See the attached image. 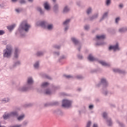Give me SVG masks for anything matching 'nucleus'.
<instances>
[{
	"label": "nucleus",
	"instance_id": "9",
	"mask_svg": "<svg viewBox=\"0 0 127 127\" xmlns=\"http://www.w3.org/2000/svg\"><path fill=\"white\" fill-rule=\"evenodd\" d=\"M20 65H21L20 61H17L11 65L10 69L11 70H13V69H15L17 66H20Z\"/></svg>",
	"mask_w": 127,
	"mask_h": 127
},
{
	"label": "nucleus",
	"instance_id": "29",
	"mask_svg": "<svg viewBox=\"0 0 127 127\" xmlns=\"http://www.w3.org/2000/svg\"><path fill=\"white\" fill-rule=\"evenodd\" d=\"M36 55L38 57H40V56H43V55H44V53L43 51H39L37 52Z\"/></svg>",
	"mask_w": 127,
	"mask_h": 127
},
{
	"label": "nucleus",
	"instance_id": "43",
	"mask_svg": "<svg viewBox=\"0 0 127 127\" xmlns=\"http://www.w3.org/2000/svg\"><path fill=\"white\" fill-rule=\"evenodd\" d=\"M52 88L53 90H59V89H60V86L53 85Z\"/></svg>",
	"mask_w": 127,
	"mask_h": 127
},
{
	"label": "nucleus",
	"instance_id": "11",
	"mask_svg": "<svg viewBox=\"0 0 127 127\" xmlns=\"http://www.w3.org/2000/svg\"><path fill=\"white\" fill-rule=\"evenodd\" d=\"M39 24L40 26H41L43 28H46L48 24V22L47 21H42L39 22Z\"/></svg>",
	"mask_w": 127,
	"mask_h": 127
},
{
	"label": "nucleus",
	"instance_id": "59",
	"mask_svg": "<svg viewBox=\"0 0 127 127\" xmlns=\"http://www.w3.org/2000/svg\"><path fill=\"white\" fill-rule=\"evenodd\" d=\"M65 56L63 55L62 57H60V59H59V61H60V60H62V59H65Z\"/></svg>",
	"mask_w": 127,
	"mask_h": 127
},
{
	"label": "nucleus",
	"instance_id": "44",
	"mask_svg": "<svg viewBox=\"0 0 127 127\" xmlns=\"http://www.w3.org/2000/svg\"><path fill=\"white\" fill-rule=\"evenodd\" d=\"M54 48H55L56 49H60L61 48V45H55L53 46Z\"/></svg>",
	"mask_w": 127,
	"mask_h": 127
},
{
	"label": "nucleus",
	"instance_id": "48",
	"mask_svg": "<svg viewBox=\"0 0 127 127\" xmlns=\"http://www.w3.org/2000/svg\"><path fill=\"white\" fill-rule=\"evenodd\" d=\"M89 28H90V25H86L84 26L85 30H89Z\"/></svg>",
	"mask_w": 127,
	"mask_h": 127
},
{
	"label": "nucleus",
	"instance_id": "13",
	"mask_svg": "<svg viewBox=\"0 0 127 127\" xmlns=\"http://www.w3.org/2000/svg\"><path fill=\"white\" fill-rule=\"evenodd\" d=\"M109 50H114L116 51V50H120V48H119V44L117 43L115 46H110L109 48Z\"/></svg>",
	"mask_w": 127,
	"mask_h": 127
},
{
	"label": "nucleus",
	"instance_id": "53",
	"mask_svg": "<svg viewBox=\"0 0 127 127\" xmlns=\"http://www.w3.org/2000/svg\"><path fill=\"white\" fill-rule=\"evenodd\" d=\"M4 33H5L4 31L2 30H0V35H3Z\"/></svg>",
	"mask_w": 127,
	"mask_h": 127
},
{
	"label": "nucleus",
	"instance_id": "12",
	"mask_svg": "<svg viewBox=\"0 0 127 127\" xmlns=\"http://www.w3.org/2000/svg\"><path fill=\"white\" fill-rule=\"evenodd\" d=\"M99 16V13H96L94 14H93L92 16H90L88 19V20H90V21H93L94 19H96L97 17Z\"/></svg>",
	"mask_w": 127,
	"mask_h": 127
},
{
	"label": "nucleus",
	"instance_id": "18",
	"mask_svg": "<svg viewBox=\"0 0 127 127\" xmlns=\"http://www.w3.org/2000/svg\"><path fill=\"white\" fill-rule=\"evenodd\" d=\"M10 117H18V112L16 111L11 112L10 113Z\"/></svg>",
	"mask_w": 127,
	"mask_h": 127
},
{
	"label": "nucleus",
	"instance_id": "60",
	"mask_svg": "<svg viewBox=\"0 0 127 127\" xmlns=\"http://www.w3.org/2000/svg\"><path fill=\"white\" fill-rule=\"evenodd\" d=\"M93 108H94V105H90L89 106V108L90 109V110H92V109H93Z\"/></svg>",
	"mask_w": 127,
	"mask_h": 127
},
{
	"label": "nucleus",
	"instance_id": "4",
	"mask_svg": "<svg viewBox=\"0 0 127 127\" xmlns=\"http://www.w3.org/2000/svg\"><path fill=\"white\" fill-rule=\"evenodd\" d=\"M106 38L105 35H102L100 36L97 35L95 40L97 41V43L95 44L96 46H100L101 45H105V42L103 41V39Z\"/></svg>",
	"mask_w": 127,
	"mask_h": 127
},
{
	"label": "nucleus",
	"instance_id": "42",
	"mask_svg": "<svg viewBox=\"0 0 127 127\" xmlns=\"http://www.w3.org/2000/svg\"><path fill=\"white\" fill-rule=\"evenodd\" d=\"M103 117L104 118V119H105V120H107L108 118V114H107V113L106 112H104L103 114Z\"/></svg>",
	"mask_w": 127,
	"mask_h": 127
},
{
	"label": "nucleus",
	"instance_id": "23",
	"mask_svg": "<svg viewBox=\"0 0 127 127\" xmlns=\"http://www.w3.org/2000/svg\"><path fill=\"white\" fill-rule=\"evenodd\" d=\"M69 11H70V8H69V7H68V6H64L63 9L64 13H68Z\"/></svg>",
	"mask_w": 127,
	"mask_h": 127
},
{
	"label": "nucleus",
	"instance_id": "36",
	"mask_svg": "<svg viewBox=\"0 0 127 127\" xmlns=\"http://www.w3.org/2000/svg\"><path fill=\"white\" fill-rule=\"evenodd\" d=\"M23 10V9H22V8H17L15 9V11H16L17 13H20V12H21V11H22Z\"/></svg>",
	"mask_w": 127,
	"mask_h": 127
},
{
	"label": "nucleus",
	"instance_id": "58",
	"mask_svg": "<svg viewBox=\"0 0 127 127\" xmlns=\"http://www.w3.org/2000/svg\"><path fill=\"white\" fill-rule=\"evenodd\" d=\"M69 29V26H65L64 27V31L66 32Z\"/></svg>",
	"mask_w": 127,
	"mask_h": 127
},
{
	"label": "nucleus",
	"instance_id": "33",
	"mask_svg": "<svg viewBox=\"0 0 127 127\" xmlns=\"http://www.w3.org/2000/svg\"><path fill=\"white\" fill-rule=\"evenodd\" d=\"M37 10L40 13V14H44V11L42 10V9L40 7H37Z\"/></svg>",
	"mask_w": 127,
	"mask_h": 127
},
{
	"label": "nucleus",
	"instance_id": "5",
	"mask_svg": "<svg viewBox=\"0 0 127 127\" xmlns=\"http://www.w3.org/2000/svg\"><path fill=\"white\" fill-rule=\"evenodd\" d=\"M102 88H108L109 87V81L106 78H102L100 79V82L96 84V87H101Z\"/></svg>",
	"mask_w": 127,
	"mask_h": 127
},
{
	"label": "nucleus",
	"instance_id": "24",
	"mask_svg": "<svg viewBox=\"0 0 127 127\" xmlns=\"http://www.w3.org/2000/svg\"><path fill=\"white\" fill-rule=\"evenodd\" d=\"M108 12H105L103 14L102 17L100 19V21H103L104 19H105V18H107L108 17Z\"/></svg>",
	"mask_w": 127,
	"mask_h": 127
},
{
	"label": "nucleus",
	"instance_id": "27",
	"mask_svg": "<svg viewBox=\"0 0 127 127\" xmlns=\"http://www.w3.org/2000/svg\"><path fill=\"white\" fill-rule=\"evenodd\" d=\"M99 63L102 65V66H107L108 67H110V64L102 61H100Z\"/></svg>",
	"mask_w": 127,
	"mask_h": 127
},
{
	"label": "nucleus",
	"instance_id": "14",
	"mask_svg": "<svg viewBox=\"0 0 127 127\" xmlns=\"http://www.w3.org/2000/svg\"><path fill=\"white\" fill-rule=\"evenodd\" d=\"M113 71L115 73H119V74H126V71L124 70L120 69L119 68L113 69Z\"/></svg>",
	"mask_w": 127,
	"mask_h": 127
},
{
	"label": "nucleus",
	"instance_id": "8",
	"mask_svg": "<svg viewBox=\"0 0 127 127\" xmlns=\"http://www.w3.org/2000/svg\"><path fill=\"white\" fill-rule=\"evenodd\" d=\"M19 54H20V50H19V48L17 47L15 48L13 58H15V59H18V57H19Z\"/></svg>",
	"mask_w": 127,
	"mask_h": 127
},
{
	"label": "nucleus",
	"instance_id": "63",
	"mask_svg": "<svg viewBox=\"0 0 127 127\" xmlns=\"http://www.w3.org/2000/svg\"><path fill=\"white\" fill-rule=\"evenodd\" d=\"M81 90H82V89L80 88L77 89V91H78V92H80V91H81Z\"/></svg>",
	"mask_w": 127,
	"mask_h": 127
},
{
	"label": "nucleus",
	"instance_id": "47",
	"mask_svg": "<svg viewBox=\"0 0 127 127\" xmlns=\"http://www.w3.org/2000/svg\"><path fill=\"white\" fill-rule=\"evenodd\" d=\"M2 102H4V103H7L9 102V99L6 98H4L2 99Z\"/></svg>",
	"mask_w": 127,
	"mask_h": 127
},
{
	"label": "nucleus",
	"instance_id": "35",
	"mask_svg": "<svg viewBox=\"0 0 127 127\" xmlns=\"http://www.w3.org/2000/svg\"><path fill=\"white\" fill-rule=\"evenodd\" d=\"M48 85H49V83H48V82H44L41 84V88H46V87H47Z\"/></svg>",
	"mask_w": 127,
	"mask_h": 127
},
{
	"label": "nucleus",
	"instance_id": "31",
	"mask_svg": "<svg viewBox=\"0 0 127 127\" xmlns=\"http://www.w3.org/2000/svg\"><path fill=\"white\" fill-rule=\"evenodd\" d=\"M44 93L46 95H52V91L50 89H47L44 92Z\"/></svg>",
	"mask_w": 127,
	"mask_h": 127
},
{
	"label": "nucleus",
	"instance_id": "51",
	"mask_svg": "<svg viewBox=\"0 0 127 127\" xmlns=\"http://www.w3.org/2000/svg\"><path fill=\"white\" fill-rule=\"evenodd\" d=\"M26 3V1H25V0H20V3H21V4H23Z\"/></svg>",
	"mask_w": 127,
	"mask_h": 127
},
{
	"label": "nucleus",
	"instance_id": "7",
	"mask_svg": "<svg viewBox=\"0 0 127 127\" xmlns=\"http://www.w3.org/2000/svg\"><path fill=\"white\" fill-rule=\"evenodd\" d=\"M71 39L73 43L74 44V45H79L77 50H78V51H81V45L80 44V41L75 37H72Z\"/></svg>",
	"mask_w": 127,
	"mask_h": 127
},
{
	"label": "nucleus",
	"instance_id": "21",
	"mask_svg": "<svg viewBox=\"0 0 127 127\" xmlns=\"http://www.w3.org/2000/svg\"><path fill=\"white\" fill-rule=\"evenodd\" d=\"M25 117V115L24 114H23V115H21L19 116V117H18L17 118V120L19 122H21V121H23Z\"/></svg>",
	"mask_w": 127,
	"mask_h": 127
},
{
	"label": "nucleus",
	"instance_id": "25",
	"mask_svg": "<svg viewBox=\"0 0 127 127\" xmlns=\"http://www.w3.org/2000/svg\"><path fill=\"white\" fill-rule=\"evenodd\" d=\"M119 32H120V33H124V32H127V27H125L121 28L119 29Z\"/></svg>",
	"mask_w": 127,
	"mask_h": 127
},
{
	"label": "nucleus",
	"instance_id": "57",
	"mask_svg": "<svg viewBox=\"0 0 127 127\" xmlns=\"http://www.w3.org/2000/svg\"><path fill=\"white\" fill-rule=\"evenodd\" d=\"M54 53L57 56H59L60 55V53L59 52H55Z\"/></svg>",
	"mask_w": 127,
	"mask_h": 127
},
{
	"label": "nucleus",
	"instance_id": "46",
	"mask_svg": "<svg viewBox=\"0 0 127 127\" xmlns=\"http://www.w3.org/2000/svg\"><path fill=\"white\" fill-rule=\"evenodd\" d=\"M64 76L66 78V79H70V78H73V76L71 75H66L64 74Z\"/></svg>",
	"mask_w": 127,
	"mask_h": 127
},
{
	"label": "nucleus",
	"instance_id": "38",
	"mask_svg": "<svg viewBox=\"0 0 127 127\" xmlns=\"http://www.w3.org/2000/svg\"><path fill=\"white\" fill-rule=\"evenodd\" d=\"M34 68H35L36 69H38L39 67V62L37 61L34 64Z\"/></svg>",
	"mask_w": 127,
	"mask_h": 127
},
{
	"label": "nucleus",
	"instance_id": "32",
	"mask_svg": "<svg viewBox=\"0 0 127 127\" xmlns=\"http://www.w3.org/2000/svg\"><path fill=\"white\" fill-rule=\"evenodd\" d=\"M88 59L89 61H95V60H96V59L94 58V57L92 56V55H89Z\"/></svg>",
	"mask_w": 127,
	"mask_h": 127
},
{
	"label": "nucleus",
	"instance_id": "15",
	"mask_svg": "<svg viewBox=\"0 0 127 127\" xmlns=\"http://www.w3.org/2000/svg\"><path fill=\"white\" fill-rule=\"evenodd\" d=\"M46 28L48 29V30L51 31V30H53L54 28V25H53V24H49V23H48V25H47Z\"/></svg>",
	"mask_w": 127,
	"mask_h": 127
},
{
	"label": "nucleus",
	"instance_id": "49",
	"mask_svg": "<svg viewBox=\"0 0 127 127\" xmlns=\"http://www.w3.org/2000/svg\"><path fill=\"white\" fill-rule=\"evenodd\" d=\"M91 124H92V122H91V121H88L86 124V127H91Z\"/></svg>",
	"mask_w": 127,
	"mask_h": 127
},
{
	"label": "nucleus",
	"instance_id": "10",
	"mask_svg": "<svg viewBox=\"0 0 127 127\" xmlns=\"http://www.w3.org/2000/svg\"><path fill=\"white\" fill-rule=\"evenodd\" d=\"M53 10L55 13L59 12V4L55 3L53 7Z\"/></svg>",
	"mask_w": 127,
	"mask_h": 127
},
{
	"label": "nucleus",
	"instance_id": "41",
	"mask_svg": "<svg viewBox=\"0 0 127 127\" xmlns=\"http://www.w3.org/2000/svg\"><path fill=\"white\" fill-rule=\"evenodd\" d=\"M28 124V121H25L22 123V125H20L22 127H26Z\"/></svg>",
	"mask_w": 127,
	"mask_h": 127
},
{
	"label": "nucleus",
	"instance_id": "20",
	"mask_svg": "<svg viewBox=\"0 0 127 127\" xmlns=\"http://www.w3.org/2000/svg\"><path fill=\"white\" fill-rule=\"evenodd\" d=\"M14 27H15V24L7 26L6 27L7 29H8L9 31H11L12 30H13V29H14Z\"/></svg>",
	"mask_w": 127,
	"mask_h": 127
},
{
	"label": "nucleus",
	"instance_id": "28",
	"mask_svg": "<svg viewBox=\"0 0 127 127\" xmlns=\"http://www.w3.org/2000/svg\"><path fill=\"white\" fill-rule=\"evenodd\" d=\"M92 7H88L86 9V14H87V15H90V14L92 13Z\"/></svg>",
	"mask_w": 127,
	"mask_h": 127
},
{
	"label": "nucleus",
	"instance_id": "17",
	"mask_svg": "<svg viewBox=\"0 0 127 127\" xmlns=\"http://www.w3.org/2000/svg\"><path fill=\"white\" fill-rule=\"evenodd\" d=\"M107 125L108 127H112L113 126V121L111 118H108L106 119Z\"/></svg>",
	"mask_w": 127,
	"mask_h": 127
},
{
	"label": "nucleus",
	"instance_id": "50",
	"mask_svg": "<svg viewBox=\"0 0 127 127\" xmlns=\"http://www.w3.org/2000/svg\"><path fill=\"white\" fill-rule=\"evenodd\" d=\"M77 58H78V59H80L82 60L83 59V56H82L81 55H77Z\"/></svg>",
	"mask_w": 127,
	"mask_h": 127
},
{
	"label": "nucleus",
	"instance_id": "45",
	"mask_svg": "<svg viewBox=\"0 0 127 127\" xmlns=\"http://www.w3.org/2000/svg\"><path fill=\"white\" fill-rule=\"evenodd\" d=\"M7 5H6V4L5 3H1V4H0V6L1 7V8H3V9H4L5 8V7L7 6Z\"/></svg>",
	"mask_w": 127,
	"mask_h": 127
},
{
	"label": "nucleus",
	"instance_id": "55",
	"mask_svg": "<svg viewBox=\"0 0 127 127\" xmlns=\"http://www.w3.org/2000/svg\"><path fill=\"white\" fill-rule=\"evenodd\" d=\"M76 78L78 79H83V76H82V75H77Z\"/></svg>",
	"mask_w": 127,
	"mask_h": 127
},
{
	"label": "nucleus",
	"instance_id": "2",
	"mask_svg": "<svg viewBox=\"0 0 127 127\" xmlns=\"http://www.w3.org/2000/svg\"><path fill=\"white\" fill-rule=\"evenodd\" d=\"M33 82V78L31 77H29L27 81V84L23 86L18 88V90H19V92H27V91H29V90H32L33 89V86H32Z\"/></svg>",
	"mask_w": 127,
	"mask_h": 127
},
{
	"label": "nucleus",
	"instance_id": "30",
	"mask_svg": "<svg viewBox=\"0 0 127 127\" xmlns=\"http://www.w3.org/2000/svg\"><path fill=\"white\" fill-rule=\"evenodd\" d=\"M8 118H10V113H8L7 114H3V118L4 120H7Z\"/></svg>",
	"mask_w": 127,
	"mask_h": 127
},
{
	"label": "nucleus",
	"instance_id": "61",
	"mask_svg": "<svg viewBox=\"0 0 127 127\" xmlns=\"http://www.w3.org/2000/svg\"><path fill=\"white\" fill-rule=\"evenodd\" d=\"M110 107L111 108H116V105H115V104H110Z\"/></svg>",
	"mask_w": 127,
	"mask_h": 127
},
{
	"label": "nucleus",
	"instance_id": "19",
	"mask_svg": "<svg viewBox=\"0 0 127 127\" xmlns=\"http://www.w3.org/2000/svg\"><path fill=\"white\" fill-rule=\"evenodd\" d=\"M44 6L45 9L46 10H49L50 9V6H49V3H48V2H46L44 3Z\"/></svg>",
	"mask_w": 127,
	"mask_h": 127
},
{
	"label": "nucleus",
	"instance_id": "64",
	"mask_svg": "<svg viewBox=\"0 0 127 127\" xmlns=\"http://www.w3.org/2000/svg\"><path fill=\"white\" fill-rule=\"evenodd\" d=\"M11 1H12L13 2H16V1H17V0H11Z\"/></svg>",
	"mask_w": 127,
	"mask_h": 127
},
{
	"label": "nucleus",
	"instance_id": "3",
	"mask_svg": "<svg viewBox=\"0 0 127 127\" xmlns=\"http://www.w3.org/2000/svg\"><path fill=\"white\" fill-rule=\"evenodd\" d=\"M13 50V48L10 45H7L6 46V49L3 51V57L4 58H7L9 59L11 57V55L12 54V51Z\"/></svg>",
	"mask_w": 127,
	"mask_h": 127
},
{
	"label": "nucleus",
	"instance_id": "16",
	"mask_svg": "<svg viewBox=\"0 0 127 127\" xmlns=\"http://www.w3.org/2000/svg\"><path fill=\"white\" fill-rule=\"evenodd\" d=\"M101 93L104 96H107L108 95V94H109V91L108 90L107 88H102Z\"/></svg>",
	"mask_w": 127,
	"mask_h": 127
},
{
	"label": "nucleus",
	"instance_id": "39",
	"mask_svg": "<svg viewBox=\"0 0 127 127\" xmlns=\"http://www.w3.org/2000/svg\"><path fill=\"white\" fill-rule=\"evenodd\" d=\"M43 76L44 78H45L46 79H48V80H52V78L46 74H43Z\"/></svg>",
	"mask_w": 127,
	"mask_h": 127
},
{
	"label": "nucleus",
	"instance_id": "54",
	"mask_svg": "<svg viewBox=\"0 0 127 127\" xmlns=\"http://www.w3.org/2000/svg\"><path fill=\"white\" fill-rule=\"evenodd\" d=\"M119 21H120V17H117L115 19L116 23H119Z\"/></svg>",
	"mask_w": 127,
	"mask_h": 127
},
{
	"label": "nucleus",
	"instance_id": "37",
	"mask_svg": "<svg viewBox=\"0 0 127 127\" xmlns=\"http://www.w3.org/2000/svg\"><path fill=\"white\" fill-rule=\"evenodd\" d=\"M112 3V0H105V4L107 6H109L111 5V3Z\"/></svg>",
	"mask_w": 127,
	"mask_h": 127
},
{
	"label": "nucleus",
	"instance_id": "22",
	"mask_svg": "<svg viewBox=\"0 0 127 127\" xmlns=\"http://www.w3.org/2000/svg\"><path fill=\"white\" fill-rule=\"evenodd\" d=\"M71 22V19H67L63 22V24L64 26H69L68 24Z\"/></svg>",
	"mask_w": 127,
	"mask_h": 127
},
{
	"label": "nucleus",
	"instance_id": "26",
	"mask_svg": "<svg viewBox=\"0 0 127 127\" xmlns=\"http://www.w3.org/2000/svg\"><path fill=\"white\" fill-rule=\"evenodd\" d=\"M55 113L56 115H58V116H63V115H64L63 112L60 110H56Z\"/></svg>",
	"mask_w": 127,
	"mask_h": 127
},
{
	"label": "nucleus",
	"instance_id": "56",
	"mask_svg": "<svg viewBox=\"0 0 127 127\" xmlns=\"http://www.w3.org/2000/svg\"><path fill=\"white\" fill-rule=\"evenodd\" d=\"M119 7H120L121 9L124 8V4L120 3L119 5Z\"/></svg>",
	"mask_w": 127,
	"mask_h": 127
},
{
	"label": "nucleus",
	"instance_id": "1",
	"mask_svg": "<svg viewBox=\"0 0 127 127\" xmlns=\"http://www.w3.org/2000/svg\"><path fill=\"white\" fill-rule=\"evenodd\" d=\"M31 27V26L28 24V23H27V21H23L21 23L18 28V32L20 34V36L22 37H24V36L25 35V32H28Z\"/></svg>",
	"mask_w": 127,
	"mask_h": 127
},
{
	"label": "nucleus",
	"instance_id": "62",
	"mask_svg": "<svg viewBox=\"0 0 127 127\" xmlns=\"http://www.w3.org/2000/svg\"><path fill=\"white\" fill-rule=\"evenodd\" d=\"M93 127H98V125L94 124L93 126Z\"/></svg>",
	"mask_w": 127,
	"mask_h": 127
},
{
	"label": "nucleus",
	"instance_id": "52",
	"mask_svg": "<svg viewBox=\"0 0 127 127\" xmlns=\"http://www.w3.org/2000/svg\"><path fill=\"white\" fill-rule=\"evenodd\" d=\"M76 5L78 6H81V1H76Z\"/></svg>",
	"mask_w": 127,
	"mask_h": 127
},
{
	"label": "nucleus",
	"instance_id": "6",
	"mask_svg": "<svg viewBox=\"0 0 127 127\" xmlns=\"http://www.w3.org/2000/svg\"><path fill=\"white\" fill-rule=\"evenodd\" d=\"M72 105V101L68 100L67 99H64L63 100L62 106L64 108H70Z\"/></svg>",
	"mask_w": 127,
	"mask_h": 127
},
{
	"label": "nucleus",
	"instance_id": "34",
	"mask_svg": "<svg viewBox=\"0 0 127 127\" xmlns=\"http://www.w3.org/2000/svg\"><path fill=\"white\" fill-rule=\"evenodd\" d=\"M50 105H51V106H58L59 105V102H58V101H53Z\"/></svg>",
	"mask_w": 127,
	"mask_h": 127
},
{
	"label": "nucleus",
	"instance_id": "40",
	"mask_svg": "<svg viewBox=\"0 0 127 127\" xmlns=\"http://www.w3.org/2000/svg\"><path fill=\"white\" fill-rule=\"evenodd\" d=\"M117 123L118 124L119 127H125V124H123V123H121L119 120H117Z\"/></svg>",
	"mask_w": 127,
	"mask_h": 127
}]
</instances>
